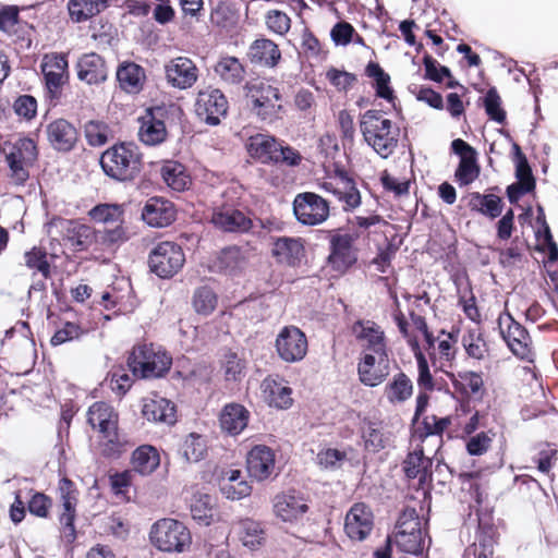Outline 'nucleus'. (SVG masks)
Segmentation results:
<instances>
[{"label":"nucleus","mask_w":558,"mask_h":558,"mask_svg":"<svg viewBox=\"0 0 558 558\" xmlns=\"http://www.w3.org/2000/svg\"><path fill=\"white\" fill-rule=\"evenodd\" d=\"M360 128L364 141L381 158L391 156L398 147L400 129L380 111L367 110L361 117Z\"/></svg>","instance_id":"f257e3e1"},{"label":"nucleus","mask_w":558,"mask_h":558,"mask_svg":"<svg viewBox=\"0 0 558 558\" xmlns=\"http://www.w3.org/2000/svg\"><path fill=\"white\" fill-rule=\"evenodd\" d=\"M251 111L262 121L272 123L281 118L283 106L277 87L266 80H252L244 86Z\"/></svg>","instance_id":"f03ea898"},{"label":"nucleus","mask_w":558,"mask_h":558,"mask_svg":"<svg viewBox=\"0 0 558 558\" xmlns=\"http://www.w3.org/2000/svg\"><path fill=\"white\" fill-rule=\"evenodd\" d=\"M100 165L104 172L118 181H128L141 170V153L133 143L113 145L102 153Z\"/></svg>","instance_id":"7ed1b4c3"},{"label":"nucleus","mask_w":558,"mask_h":558,"mask_svg":"<svg viewBox=\"0 0 558 558\" xmlns=\"http://www.w3.org/2000/svg\"><path fill=\"white\" fill-rule=\"evenodd\" d=\"M318 186L325 193L332 195L345 211L361 205V193L354 179L341 167L336 166L333 170L326 171Z\"/></svg>","instance_id":"20e7f679"},{"label":"nucleus","mask_w":558,"mask_h":558,"mask_svg":"<svg viewBox=\"0 0 558 558\" xmlns=\"http://www.w3.org/2000/svg\"><path fill=\"white\" fill-rule=\"evenodd\" d=\"M171 362L166 352L156 350L153 344L134 347L128 359L133 375L142 378L162 376L170 368Z\"/></svg>","instance_id":"39448f33"},{"label":"nucleus","mask_w":558,"mask_h":558,"mask_svg":"<svg viewBox=\"0 0 558 558\" xmlns=\"http://www.w3.org/2000/svg\"><path fill=\"white\" fill-rule=\"evenodd\" d=\"M151 544L161 551L182 553L190 547L192 537L189 529L174 519H161L150 530Z\"/></svg>","instance_id":"423d86ee"},{"label":"nucleus","mask_w":558,"mask_h":558,"mask_svg":"<svg viewBox=\"0 0 558 558\" xmlns=\"http://www.w3.org/2000/svg\"><path fill=\"white\" fill-rule=\"evenodd\" d=\"M1 149L12 178L17 183L25 182L29 177V168L36 161L38 155L35 142L28 137H19L13 142H5Z\"/></svg>","instance_id":"0eeeda50"},{"label":"nucleus","mask_w":558,"mask_h":558,"mask_svg":"<svg viewBox=\"0 0 558 558\" xmlns=\"http://www.w3.org/2000/svg\"><path fill=\"white\" fill-rule=\"evenodd\" d=\"M47 233L57 239L59 235L68 240L75 251H85L98 242V234L90 226L75 220L54 217L45 225Z\"/></svg>","instance_id":"6e6552de"},{"label":"nucleus","mask_w":558,"mask_h":558,"mask_svg":"<svg viewBox=\"0 0 558 558\" xmlns=\"http://www.w3.org/2000/svg\"><path fill=\"white\" fill-rule=\"evenodd\" d=\"M357 239L356 232L342 230L330 236L327 263L331 270L343 275L357 262L359 250L355 245Z\"/></svg>","instance_id":"1a4fd4ad"},{"label":"nucleus","mask_w":558,"mask_h":558,"mask_svg":"<svg viewBox=\"0 0 558 558\" xmlns=\"http://www.w3.org/2000/svg\"><path fill=\"white\" fill-rule=\"evenodd\" d=\"M393 543L401 551L412 555L422 553L425 539L422 534L421 520L415 509H405L399 517Z\"/></svg>","instance_id":"9d476101"},{"label":"nucleus","mask_w":558,"mask_h":558,"mask_svg":"<svg viewBox=\"0 0 558 558\" xmlns=\"http://www.w3.org/2000/svg\"><path fill=\"white\" fill-rule=\"evenodd\" d=\"M498 328L500 336L515 356L527 362L534 361L535 353L529 332L509 313L499 315Z\"/></svg>","instance_id":"9b49d317"},{"label":"nucleus","mask_w":558,"mask_h":558,"mask_svg":"<svg viewBox=\"0 0 558 558\" xmlns=\"http://www.w3.org/2000/svg\"><path fill=\"white\" fill-rule=\"evenodd\" d=\"M184 263L185 255L182 247L171 241L158 243L151 250L148 258L150 270L160 278L173 277Z\"/></svg>","instance_id":"f8f14e48"},{"label":"nucleus","mask_w":558,"mask_h":558,"mask_svg":"<svg viewBox=\"0 0 558 558\" xmlns=\"http://www.w3.org/2000/svg\"><path fill=\"white\" fill-rule=\"evenodd\" d=\"M293 214L304 226H317L329 217L328 202L312 192L300 193L293 201Z\"/></svg>","instance_id":"ddd939ff"},{"label":"nucleus","mask_w":558,"mask_h":558,"mask_svg":"<svg viewBox=\"0 0 558 558\" xmlns=\"http://www.w3.org/2000/svg\"><path fill=\"white\" fill-rule=\"evenodd\" d=\"M275 348L278 356L287 363L302 361L308 349L305 333L295 326H284L276 337Z\"/></svg>","instance_id":"4468645a"},{"label":"nucleus","mask_w":558,"mask_h":558,"mask_svg":"<svg viewBox=\"0 0 558 558\" xmlns=\"http://www.w3.org/2000/svg\"><path fill=\"white\" fill-rule=\"evenodd\" d=\"M356 372L364 386L373 388L381 385L390 373L388 352L360 353Z\"/></svg>","instance_id":"2eb2a0df"},{"label":"nucleus","mask_w":558,"mask_h":558,"mask_svg":"<svg viewBox=\"0 0 558 558\" xmlns=\"http://www.w3.org/2000/svg\"><path fill=\"white\" fill-rule=\"evenodd\" d=\"M228 110V100L226 96L216 88L201 90L195 102V112L197 117L210 125L220 123L222 117Z\"/></svg>","instance_id":"dca6fc26"},{"label":"nucleus","mask_w":558,"mask_h":558,"mask_svg":"<svg viewBox=\"0 0 558 558\" xmlns=\"http://www.w3.org/2000/svg\"><path fill=\"white\" fill-rule=\"evenodd\" d=\"M352 333L361 353L388 352L384 329L373 320L361 319L353 324Z\"/></svg>","instance_id":"f3484780"},{"label":"nucleus","mask_w":558,"mask_h":558,"mask_svg":"<svg viewBox=\"0 0 558 558\" xmlns=\"http://www.w3.org/2000/svg\"><path fill=\"white\" fill-rule=\"evenodd\" d=\"M275 515L287 523H296L308 511V505L304 496L295 490L277 494L272 500Z\"/></svg>","instance_id":"a211bd4d"},{"label":"nucleus","mask_w":558,"mask_h":558,"mask_svg":"<svg viewBox=\"0 0 558 558\" xmlns=\"http://www.w3.org/2000/svg\"><path fill=\"white\" fill-rule=\"evenodd\" d=\"M374 530V514L364 502L354 504L347 512L344 532L352 541H365Z\"/></svg>","instance_id":"6ab92c4d"},{"label":"nucleus","mask_w":558,"mask_h":558,"mask_svg":"<svg viewBox=\"0 0 558 558\" xmlns=\"http://www.w3.org/2000/svg\"><path fill=\"white\" fill-rule=\"evenodd\" d=\"M414 324L417 330L423 335L427 350H433L430 355L434 360L439 359L446 363H450L456 356V343L457 339L452 333L441 331L437 338L428 331L427 325L422 317L414 318Z\"/></svg>","instance_id":"aec40b11"},{"label":"nucleus","mask_w":558,"mask_h":558,"mask_svg":"<svg viewBox=\"0 0 558 558\" xmlns=\"http://www.w3.org/2000/svg\"><path fill=\"white\" fill-rule=\"evenodd\" d=\"M451 149L460 157V162L454 173L457 181L460 185L471 184L480 175L476 150L461 138L452 141Z\"/></svg>","instance_id":"412c9836"},{"label":"nucleus","mask_w":558,"mask_h":558,"mask_svg":"<svg viewBox=\"0 0 558 558\" xmlns=\"http://www.w3.org/2000/svg\"><path fill=\"white\" fill-rule=\"evenodd\" d=\"M40 66L49 93H58L69 76L66 54L47 53L44 56Z\"/></svg>","instance_id":"4be33fe9"},{"label":"nucleus","mask_w":558,"mask_h":558,"mask_svg":"<svg viewBox=\"0 0 558 558\" xmlns=\"http://www.w3.org/2000/svg\"><path fill=\"white\" fill-rule=\"evenodd\" d=\"M58 490L62 504L60 523L63 526L64 534L71 538H74V518L78 493L74 483L65 477L60 480Z\"/></svg>","instance_id":"5701e85b"},{"label":"nucleus","mask_w":558,"mask_h":558,"mask_svg":"<svg viewBox=\"0 0 558 558\" xmlns=\"http://www.w3.org/2000/svg\"><path fill=\"white\" fill-rule=\"evenodd\" d=\"M166 77L173 87L185 89L197 81L198 70L194 62L186 57H178L166 64Z\"/></svg>","instance_id":"b1692460"},{"label":"nucleus","mask_w":558,"mask_h":558,"mask_svg":"<svg viewBox=\"0 0 558 558\" xmlns=\"http://www.w3.org/2000/svg\"><path fill=\"white\" fill-rule=\"evenodd\" d=\"M247 472L256 481L270 477L276 469L275 452L267 446L258 445L247 453Z\"/></svg>","instance_id":"393cba45"},{"label":"nucleus","mask_w":558,"mask_h":558,"mask_svg":"<svg viewBox=\"0 0 558 558\" xmlns=\"http://www.w3.org/2000/svg\"><path fill=\"white\" fill-rule=\"evenodd\" d=\"M174 205L165 198H149L142 211L143 220L155 228H163L171 225L175 219Z\"/></svg>","instance_id":"a878e982"},{"label":"nucleus","mask_w":558,"mask_h":558,"mask_svg":"<svg viewBox=\"0 0 558 558\" xmlns=\"http://www.w3.org/2000/svg\"><path fill=\"white\" fill-rule=\"evenodd\" d=\"M211 222L226 232H245L252 227L251 219L243 211L228 205L214 209Z\"/></svg>","instance_id":"bb28decb"},{"label":"nucleus","mask_w":558,"mask_h":558,"mask_svg":"<svg viewBox=\"0 0 558 558\" xmlns=\"http://www.w3.org/2000/svg\"><path fill=\"white\" fill-rule=\"evenodd\" d=\"M49 144L59 151H70L76 144L78 133L75 126L65 119L50 122L46 129Z\"/></svg>","instance_id":"cd10ccee"},{"label":"nucleus","mask_w":558,"mask_h":558,"mask_svg":"<svg viewBox=\"0 0 558 558\" xmlns=\"http://www.w3.org/2000/svg\"><path fill=\"white\" fill-rule=\"evenodd\" d=\"M161 113V109H148L141 118L138 137L145 145L155 146L166 140L167 130L163 120L159 117Z\"/></svg>","instance_id":"c85d7f7f"},{"label":"nucleus","mask_w":558,"mask_h":558,"mask_svg":"<svg viewBox=\"0 0 558 558\" xmlns=\"http://www.w3.org/2000/svg\"><path fill=\"white\" fill-rule=\"evenodd\" d=\"M143 416L154 423L173 425L177 422L175 405L168 399L155 396L144 399Z\"/></svg>","instance_id":"c756f323"},{"label":"nucleus","mask_w":558,"mask_h":558,"mask_svg":"<svg viewBox=\"0 0 558 558\" xmlns=\"http://www.w3.org/2000/svg\"><path fill=\"white\" fill-rule=\"evenodd\" d=\"M272 255L278 263L295 267L305 257L303 240L288 236L278 238L274 243Z\"/></svg>","instance_id":"7c9ffc66"},{"label":"nucleus","mask_w":558,"mask_h":558,"mask_svg":"<svg viewBox=\"0 0 558 558\" xmlns=\"http://www.w3.org/2000/svg\"><path fill=\"white\" fill-rule=\"evenodd\" d=\"M250 412L240 403L226 404L220 413L221 429L231 436L241 434L248 424Z\"/></svg>","instance_id":"2f4dec72"},{"label":"nucleus","mask_w":558,"mask_h":558,"mask_svg":"<svg viewBox=\"0 0 558 558\" xmlns=\"http://www.w3.org/2000/svg\"><path fill=\"white\" fill-rule=\"evenodd\" d=\"M262 391L264 400L269 407L286 410L293 403L292 389L282 380L265 378L262 383Z\"/></svg>","instance_id":"473e14b6"},{"label":"nucleus","mask_w":558,"mask_h":558,"mask_svg":"<svg viewBox=\"0 0 558 558\" xmlns=\"http://www.w3.org/2000/svg\"><path fill=\"white\" fill-rule=\"evenodd\" d=\"M219 488L221 494L230 500H240L250 496L252 487L240 470L228 469L222 472Z\"/></svg>","instance_id":"72a5a7b5"},{"label":"nucleus","mask_w":558,"mask_h":558,"mask_svg":"<svg viewBox=\"0 0 558 558\" xmlns=\"http://www.w3.org/2000/svg\"><path fill=\"white\" fill-rule=\"evenodd\" d=\"M248 257L245 251L238 246L222 250L214 262V268L226 275L234 276L247 266Z\"/></svg>","instance_id":"f704fd0d"},{"label":"nucleus","mask_w":558,"mask_h":558,"mask_svg":"<svg viewBox=\"0 0 558 558\" xmlns=\"http://www.w3.org/2000/svg\"><path fill=\"white\" fill-rule=\"evenodd\" d=\"M77 75L81 81L97 84L107 78V68L102 58L95 53H86L77 62Z\"/></svg>","instance_id":"c9c22d12"},{"label":"nucleus","mask_w":558,"mask_h":558,"mask_svg":"<svg viewBox=\"0 0 558 558\" xmlns=\"http://www.w3.org/2000/svg\"><path fill=\"white\" fill-rule=\"evenodd\" d=\"M98 446L104 457L119 458L132 447V444L125 434L119 432L118 425H116L99 435Z\"/></svg>","instance_id":"e433bc0d"},{"label":"nucleus","mask_w":558,"mask_h":558,"mask_svg":"<svg viewBox=\"0 0 558 558\" xmlns=\"http://www.w3.org/2000/svg\"><path fill=\"white\" fill-rule=\"evenodd\" d=\"M248 57L255 64L274 68L278 64L281 52L272 40L258 38L250 46Z\"/></svg>","instance_id":"4c0bfd02"},{"label":"nucleus","mask_w":558,"mask_h":558,"mask_svg":"<svg viewBox=\"0 0 558 558\" xmlns=\"http://www.w3.org/2000/svg\"><path fill=\"white\" fill-rule=\"evenodd\" d=\"M87 422L99 435L118 425L119 416L113 407L106 402H95L87 411Z\"/></svg>","instance_id":"58836bf2"},{"label":"nucleus","mask_w":558,"mask_h":558,"mask_svg":"<svg viewBox=\"0 0 558 558\" xmlns=\"http://www.w3.org/2000/svg\"><path fill=\"white\" fill-rule=\"evenodd\" d=\"M279 142L268 134H256L248 137L246 149L248 155L262 163L274 162Z\"/></svg>","instance_id":"ea45409f"},{"label":"nucleus","mask_w":558,"mask_h":558,"mask_svg":"<svg viewBox=\"0 0 558 558\" xmlns=\"http://www.w3.org/2000/svg\"><path fill=\"white\" fill-rule=\"evenodd\" d=\"M131 464L140 475H150L160 465L159 451L151 445H142L133 451Z\"/></svg>","instance_id":"a19ab883"},{"label":"nucleus","mask_w":558,"mask_h":558,"mask_svg":"<svg viewBox=\"0 0 558 558\" xmlns=\"http://www.w3.org/2000/svg\"><path fill=\"white\" fill-rule=\"evenodd\" d=\"M413 395V383L404 373L400 372L386 384L384 396L391 404H401Z\"/></svg>","instance_id":"79ce46f5"},{"label":"nucleus","mask_w":558,"mask_h":558,"mask_svg":"<svg viewBox=\"0 0 558 558\" xmlns=\"http://www.w3.org/2000/svg\"><path fill=\"white\" fill-rule=\"evenodd\" d=\"M117 80L123 90L136 94L143 88L145 71L134 62H125L118 68Z\"/></svg>","instance_id":"37998d69"},{"label":"nucleus","mask_w":558,"mask_h":558,"mask_svg":"<svg viewBox=\"0 0 558 558\" xmlns=\"http://www.w3.org/2000/svg\"><path fill=\"white\" fill-rule=\"evenodd\" d=\"M109 0H68L70 19L75 23L86 22L104 11Z\"/></svg>","instance_id":"c03bdc74"},{"label":"nucleus","mask_w":558,"mask_h":558,"mask_svg":"<svg viewBox=\"0 0 558 558\" xmlns=\"http://www.w3.org/2000/svg\"><path fill=\"white\" fill-rule=\"evenodd\" d=\"M215 498L197 492L192 496L190 511L192 518L199 524L208 526L214 521Z\"/></svg>","instance_id":"a18cd8bd"},{"label":"nucleus","mask_w":558,"mask_h":558,"mask_svg":"<svg viewBox=\"0 0 558 558\" xmlns=\"http://www.w3.org/2000/svg\"><path fill=\"white\" fill-rule=\"evenodd\" d=\"M454 389L462 396H477L482 393L484 380L482 374L471 371L459 372L457 375L448 374Z\"/></svg>","instance_id":"49530a36"},{"label":"nucleus","mask_w":558,"mask_h":558,"mask_svg":"<svg viewBox=\"0 0 558 558\" xmlns=\"http://www.w3.org/2000/svg\"><path fill=\"white\" fill-rule=\"evenodd\" d=\"M469 206L471 210L495 219L502 213V201L495 194H481L474 192L470 195Z\"/></svg>","instance_id":"de8ad7c7"},{"label":"nucleus","mask_w":558,"mask_h":558,"mask_svg":"<svg viewBox=\"0 0 558 558\" xmlns=\"http://www.w3.org/2000/svg\"><path fill=\"white\" fill-rule=\"evenodd\" d=\"M215 72L228 84H239L244 78L245 70L235 57H222L215 66Z\"/></svg>","instance_id":"09e8293b"},{"label":"nucleus","mask_w":558,"mask_h":558,"mask_svg":"<svg viewBox=\"0 0 558 558\" xmlns=\"http://www.w3.org/2000/svg\"><path fill=\"white\" fill-rule=\"evenodd\" d=\"M84 135L88 145L99 147L113 138V131L110 125L104 121L89 120L84 124Z\"/></svg>","instance_id":"8fccbe9b"},{"label":"nucleus","mask_w":558,"mask_h":558,"mask_svg":"<svg viewBox=\"0 0 558 558\" xmlns=\"http://www.w3.org/2000/svg\"><path fill=\"white\" fill-rule=\"evenodd\" d=\"M235 532L242 544L251 549H255L264 541V531L260 524L250 519L240 521L235 526Z\"/></svg>","instance_id":"3c124183"},{"label":"nucleus","mask_w":558,"mask_h":558,"mask_svg":"<svg viewBox=\"0 0 558 558\" xmlns=\"http://www.w3.org/2000/svg\"><path fill=\"white\" fill-rule=\"evenodd\" d=\"M161 175L166 184L174 191H184L191 183L184 167L178 162H167L161 168Z\"/></svg>","instance_id":"603ef678"},{"label":"nucleus","mask_w":558,"mask_h":558,"mask_svg":"<svg viewBox=\"0 0 558 558\" xmlns=\"http://www.w3.org/2000/svg\"><path fill=\"white\" fill-rule=\"evenodd\" d=\"M368 77L374 80L376 95L383 99L391 101L393 99V90L390 87V76L378 63L369 62L365 70Z\"/></svg>","instance_id":"864d4df0"},{"label":"nucleus","mask_w":558,"mask_h":558,"mask_svg":"<svg viewBox=\"0 0 558 558\" xmlns=\"http://www.w3.org/2000/svg\"><path fill=\"white\" fill-rule=\"evenodd\" d=\"M432 462L429 458H426L422 449H415L410 452L404 460L403 470L409 478L418 477L420 481L425 478L427 470Z\"/></svg>","instance_id":"5fc2aeb1"},{"label":"nucleus","mask_w":558,"mask_h":558,"mask_svg":"<svg viewBox=\"0 0 558 558\" xmlns=\"http://www.w3.org/2000/svg\"><path fill=\"white\" fill-rule=\"evenodd\" d=\"M409 345L415 356L416 363H417V384L420 387L424 388L425 390H433L434 388V381L433 376L429 372L428 362L423 354L418 341L416 338H410L409 339Z\"/></svg>","instance_id":"6e6d98bb"},{"label":"nucleus","mask_w":558,"mask_h":558,"mask_svg":"<svg viewBox=\"0 0 558 558\" xmlns=\"http://www.w3.org/2000/svg\"><path fill=\"white\" fill-rule=\"evenodd\" d=\"M218 303V296L209 287H199L194 291L192 304L195 312L199 315H210Z\"/></svg>","instance_id":"4d7b16f0"},{"label":"nucleus","mask_w":558,"mask_h":558,"mask_svg":"<svg viewBox=\"0 0 558 558\" xmlns=\"http://www.w3.org/2000/svg\"><path fill=\"white\" fill-rule=\"evenodd\" d=\"M207 448V439L205 436L191 433L183 442L182 452L189 462H198L206 456Z\"/></svg>","instance_id":"13d9d810"},{"label":"nucleus","mask_w":558,"mask_h":558,"mask_svg":"<svg viewBox=\"0 0 558 558\" xmlns=\"http://www.w3.org/2000/svg\"><path fill=\"white\" fill-rule=\"evenodd\" d=\"M88 215L95 222L123 223V208L117 204H99L93 207Z\"/></svg>","instance_id":"bf43d9fd"},{"label":"nucleus","mask_w":558,"mask_h":558,"mask_svg":"<svg viewBox=\"0 0 558 558\" xmlns=\"http://www.w3.org/2000/svg\"><path fill=\"white\" fill-rule=\"evenodd\" d=\"M466 354L475 360H482L488 352L485 339L478 328L470 329L462 338Z\"/></svg>","instance_id":"052dcab7"},{"label":"nucleus","mask_w":558,"mask_h":558,"mask_svg":"<svg viewBox=\"0 0 558 558\" xmlns=\"http://www.w3.org/2000/svg\"><path fill=\"white\" fill-rule=\"evenodd\" d=\"M24 263L27 268L40 274L44 279L50 277V264L47 259V252L44 248L34 246L25 252Z\"/></svg>","instance_id":"680f3d73"},{"label":"nucleus","mask_w":558,"mask_h":558,"mask_svg":"<svg viewBox=\"0 0 558 558\" xmlns=\"http://www.w3.org/2000/svg\"><path fill=\"white\" fill-rule=\"evenodd\" d=\"M363 440L365 449L371 452H378L385 448L387 438L381 427L377 423L369 422L363 429Z\"/></svg>","instance_id":"e2e57ef3"},{"label":"nucleus","mask_w":558,"mask_h":558,"mask_svg":"<svg viewBox=\"0 0 558 558\" xmlns=\"http://www.w3.org/2000/svg\"><path fill=\"white\" fill-rule=\"evenodd\" d=\"M484 107L488 117L497 123H504L506 120V112L501 108V99L495 88L488 89L484 98Z\"/></svg>","instance_id":"0e129e2a"},{"label":"nucleus","mask_w":558,"mask_h":558,"mask_svg":"<svg viewBox=\"0 0 558 558\" xmlns=\"http://www.w3.org/2000/svg\"><path fill=\"white\" fill-rule=\"evenodd\" d=\"M345 459L347 453L344 451L335 448H326L317 453L316 462L323 469L335 470L340 468Z\"/></svg>","instance_id":"69168bd1"},{"label":"nucleus","mask_w":558,"mask_h":558,"mask_svg":"<svg viewBox=\"0 0 558 558\" xmlns=\"http://www.w3.org/2000/svg\"><path fill=\"white\" fill-rule=\"evenodd\" d=\"M513 148L519 158L517 163V178L519 179V184L523 186V191H532L535 186V181L532 175L531 168L526 161V158L522 155L520 147L514 144Z\"/></svg>","instance_id":"338daca9"},{"label":"nucleus","mask_w":558,"mask_h":558,"mask_svg":"<svg viewBox=\"0 0 558 558\" xmlns=\"http://www.w3.org/2000/svg\"><path fill=\"white\" fill-rule=\"evenodd\" d=\"M266 24L269 31L283 36L291 27V20L284 12L271 10L266 15Z\"/></svg>","instance_id":"774afa93"}]
</instances>
